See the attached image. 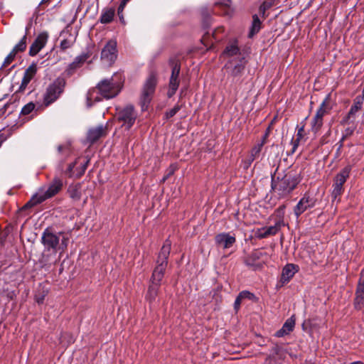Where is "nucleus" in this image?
Listing matches in <instances>:
<instances>
[{
	"label": "nucleus",
	"mask_w": 364,
	"mask_h": 364,
	"mask_svg": "<svg viewBox=\"0 0 364 364\" xmlns=\"http://www.w3.org/2000/svg\"><path fill=\"white\" fill-rule=\"evenodd\" d=\"M118 14V16H119V21L122 23H124V15H123V12L122 13H117Z\"/></svg>",
	"instance_id": "obj_59"
},
{
	"label": "nucleus",
	"mask_w": 364,
	"mask_h": 364,
	"mask_svg": "<svg viewBox=\"0 0 364 364\" xmlns=\"http://www.w3.org/2000/svg\"><path fill=\"white\" fill-rule=\"evenodd\" d=\"M285 225L284 220L282 218H278L274 225L265 228L268 237L272 235H275L280 230L282 227Z\"/></svg>",
	"instance_id": "obj_30"
},
{
	"label": "nucleus",
	"mask_w": 364,
	"mask_h": 364,
	"mask_svg": "<svg viewBox=\"0 0 364 364\" xmlns=\"http://www.w3.org/2000/svg\"><path fill=\"white\" fill-rule=\"evenodd\" d=\"M65 148H68V146H63V145H60V146H58V151H59V152H62V151H63V150L64 149H65Z\"/></svg>",
	"instance_id": "obj_62"
},
{
	"label": "nucleus",
	"mask_w": 364,
	"mask_h": 364,
	"mask_svg": "<svg viewBox=\"0 0 364 364\" xmlns=\"http://www.w3.org/2000/svg\"><path fill=\"white\" fill-rule=\"evenodd\" d=\"M157 84L158 78L156 74L152 72L146 80L142 89L140 103L143 110L148 107L151 101Z\"/></svg>",
	"instance_id": "obj_7"
},
{
	"label": "nucleus",
	"mask_w": 364,
	"mask_h": 364,
	"mask_svg": "<svg viewBox=\"0 0 364 364\" xmlns=\"http://www.w3.org/2000/svg\"><path fill=\"white\" fill-rule=\"evenodd\" d=\"M166 268L156 266L153 270L150 282L161 285V281L164 278Z\"/></svg>",
	"instance_id": "obj_27"
},
{
	"label": "nucleus",
	"mask_w": 364,
	"mask_h": 364,
	"mask_svg": "<svg viewBox=\"0 0 364 364\" xmlns=\"http://www.w3.org/2000/svg\"><path fill=\"white\" fill-rule=\"evenodd\" d=\"M68 193L70 197L75 200H79L81 198V193L76 187H70Z\"/></svg>",
	"instance_id": "obj_39"
},
{
	"label": "nucleus",
	"mask_w": 364,
	"mask_h": 364,
	"mask_svg": "<svg viewBox=\"0 0 364 364\" xmlns=\"http://www.w3.org/2000/svg\"><path fill=\"white\" fill-rule=\"evenodd\" d=\"M353 132H354V129L350 128V127L346 128L344 130V132H343V135H342L343 140H346L347 138L353 134Z\"/></svg>",
	"instance_id": "obj_45"
},
{
	"label": "nucleus",
	"mask_w": 364,
	"mask_h": 364,
	"mask_svg": "<svg viewBox=\"0 0 364 364\" xmlns=\"http://www.w3.org/2000/svg\"><path fill=\"white\" fill-rule=\"evenodd\" d=\"M286 350L277 343H274L270 350L269 355L262 364H282L286 358Z\"/></svg>",
	"instance_id": "obj_11"
},
{
	"label": "nucleus",
	"mask_w": 364,
	"mask_h": 364,
	"mask_svg": "<svg viewBox=\"0 0 364 364\" xmlns=\"http://www.w3.org/2000/svg\"><path fill=\"white\" fill-rule=\"evenodd\" d=\"M360 109V108H359L358 107L355 106V105H353L350 107V109L347 116L345 117L344 121L349 120L352 117H354V116L355 115L356 112H358Z\"/></svg>",
	"instance_id": "obj_43"
},
{
	"label": "nucleus",
	"mask_w": 364,
	"mask_h": 364,
	"mask_svg": "<svg viewBox=\"0 0 364 364\" xmlns=\"http://www.w3.org/2000/svg\"><path fill=\"white\" fill-rule=\"evenodd\" d=\"M300 173L291 170L283 176H275V173L271 175V189L279 198L288 197L301 181Z\"/></svg>",
	"instance_id": "obj_2"
},
{
	"label": "nucleus",
	"mask_w": 364,
	"mask_h": 364,
	"mask_svg": "<svg viewBox=\"0 0 364 364\" xmlns=\"http://www.w3.org/2000/svg\"><path fill=\"white\" fill-rule=\"evenodd\" d=\"M239 296L242 298V300L248 299L253 301H256L257 300V298L253 293L247 290H244L240 292Z\"/></svg>",
	"instance_id": "obj_38"
},
{
	"label": "nucleus",
	"mask_w": 364,
	"mask_h": 364,
	"mask_svg": "<svg viewBox=\"0 0 364 364\" xmlns=\"http://www.w3.org/2000/svg\"><path fill=\"white\" fill-rule=\"evenodd\" d=\"M63 180L58 177H55L50 183L48 189L43 193H36L31 199L22 207V210H26L31 208L47 199H49L57 195L63 188Z\"/></svg>",
	"instance_id": "obj_3"
},
{
	"label": "nucleus",
	"mask_w": 364,
	"mask_h": 364,
	"mask_svg": "<svg viewBox=\"0 0 364 364\" xmlns=\"http://www.w3.org/2000/svg\"><path fill=\"white\" fill-rule=\"evenodd\" d=\"M171 242L169 240H166L160 252H159L156 263V266L159 267L166 268L168 265V259L171 252Z\"/></svg>",
	"instance_id": "obj_17"
},
{
	"label": "nucleus",
	"mask_w": 364,
	"mask_h": 364,
	"mask_svg": "<svg viewBox=\"0 0 364 364\" xmlns=\"http://www.w3.org/2000/svg\"><path fill=\"white\" fill-rule=\"evenodd\" d=\"M131 0H122L118 9H117V13H122L124 11V9L127 5V4Z\"/></svg>",
	"instance_id": "obj_49"
},
{
	"label": "nucleus",
	"mask_w": 364,
	"mask_h": 364,
	"mask_svg": "<svg viewBox=\"0 0 364 364\" xmlns=\"http://www.w3.org/2000/svg\"><path fill=\"white\" fill-rule=\"evenodd\" d=\"M29 28L26 27V32H28ZM26 40H27V33L23 36L21 41L13 48L12 50H14L16 54L18 52H23L26 48Z\"/></svg>",
	"instance_id": "obj_35"
},
{
	"label": "nucleus",
	"mask_w": 364,
	"mask_h": 364,
	"mask_svg": "<svg viewBox=\"0 0 364 364\" xmlns=\"http://www.w3.org/2000/svg\"><path fill=\"white\" fill-rule=\"evenodd\" d=\"M168 64L171 67V77H179L181 72V62L176 57L170 58Z\"/></svg>",
	"instance_id": "obj_28"
},
{
	"label": "nucleus",
	"mask_w": 364,
	"mask_h": 364,
	"mask_svg": "<svg viewBox=\"0 0 364 364\" xmlns=\"http://www.w3.org/2000/svg\"><path fill=\"white\" fill-rule=\"evenodd\" d=\"M37 72V66L35 63H32L28 66V68L25 70L21 83L18 87V89L16 91V92H23L26 90L27 85L31 82V80L34 77Z\"/></svg>",
	"instance_id": "obj_18"
},
{
	"label": "nucleus",
	"mask_w": 364,
	"mask_h": 364,
	"mask_svg": "<svg viewBox=\"0 0 364 364\" xmlns=\"http://www.w3.org/2000/svg\"><path fill=\"white\" fill-rule=\"evenodd\" d=\"M77 164V161H75V162L73 163H70L69 165H68V171L69 172H72L73 168H75V165Z\"/></svg>",
	"instance_id": "obj_56"
},
{
	"label": "nucleus",
	"mask_w": 364,
	"mask_h": 364,
	"mask_svg": "<svg viewBox=\"0 0 364 364\" xmlns=\"http://www.w3.org/2000/svg\"><path fill=\"white\" fill-rule=\"evenodd\" d=\"M68 241L63 232H56L53 228H46L41 238L44 247L41 262L45 264L55 263L67 249Z\"/></svg>",
	"instance_id": "obj_1"
},
{
	"label": "nucleus",
	"mask_w": 364,
	"mask_h": 364,
	"mask_svg": "<svg viewBox=\"0 0 364 364\" xmlns=\"http://www.w3.org/2000/svg\"><path fill=\"white\" fill-rule=\"evenodd\" d=\"M160 287L161 285L149 282V285L145 295V299L149 301V304H152L155 301L159 295Z\"/></svg>",
	"instance_id": "obj_21"
},
{
	"label": "nucleus",
	"mask_w": 364,
	"mask_h": 364,
	"mask_svg": "<svg viewBox=\"0 0 364 364\" xmlns=\"http://www.w3.org/2000/svg\"><path fill=\"white\" fill-rule=\"evenodd\" d=\"M16 53L11 50L9 55L5 58L2 64V68H6L15 59Z\"/></svg>",
	"instance_id": "obj_40"
},
{
	"label": "nucleus",
	"mask_w": 364,
	"mask_h": 364,
	"mask_svg": "<svg viewBox=\"0 0 364 364\" xmlns=\"http://www.w3.org/2000/svg\"><path fill=\"white\" fill-rule=\"evenodd\" d=\"M106 135V129L103 126H98L96 128L90 129L87 138L92 142L95 143L99 140L102 136Z\"/></svg>",
	"instance_id": "obj_24"
},
{
	"label": "nucleus",
	"mask_w": 364,
	"mask_h": 364,
	"mask_svg": "<svg viewBox=\"0 0 364 364\" xmlns=\"http://www.w3.org/2000/svg\"><path fill=\"white\" fill-rule=\"evenodd\" d=\"M316 203L317 199L315 197L311 196L308 193H304L294 208V215L298 218L306 210L314 207Z\"/></svg>",
	"instance_id": "obj_12"
},
{
	"label": "nucleus",
	"mask_w": 364,
	"mask_h": 364,
	"mask_svg": "<svg viewBox=\"0 0 364 364\" xmlns=\"http://www.w3.org/2000/svg\"><path fill=\"white\" fill-rule=\"evenodd\" d=\"M245 264H246L247 266H252V265H253V263H252V262L251 261V259H250V258H247V259H245Z\"/></svg>",
	"instance_id": "obj_60"
},
{
	"label": "nucleus",
	"mask_w": 364,
	"mask_h": 364,
	"mask_svg": "<svg viewBox=\"0 0 364 364\" xmlns=\"http://www.w3.org/2000/svg\"><path fill=\"white\" fill-rule=\"evenodd\" d=\"M92 53L90 50L87 49L86 52L82 53L81 55L75 57L74 60L69 64L66 70H65V74L68 77L72 76L75 71L81 68L85 62L92 55Z\"/></svg>",
	"instance_id": "obj_13"
},
{
	"label": "nucleus",
	"mask_w": 364,
	"mask_h": 364,
	"mask_svg": "<svg viewBox=\"0 0 364 364\" xmlns=\"http://www.w3.org/2000/svg\"><path fill=\"white\" fill-rule=\"evenodd\" d=\"M284 209L285 205H282L277 209L276 213L277 214L278 218H280V217L282 216V218L284 220L283 218L284 214Z\"/></svg>",
	"instance_id": "obj_50"
},
{
	"label": "nucleus",
	"mask_w": 364,
	"mask_h": 364,
	"mask_svg": "<svg viewBox=\"0 0 364 364\" xmlns=\"http://www.w3.org/2000/svg\"><path fill=\"white\" fill-rule=\"evenodd\" d=\"M231 4V0H216L213 7V12L215 14L230 17L234 11Z\"/></svg>",
	"instance_id": "obj_14"
},
{
	"label": "nucleus",
	"mask_w": 364,
	"mask_h": 364,
	"mask_svg": "<svg viewBox=\"0 0 364 364\" xmlns=\"http://www.w3.org/2000/svg\"><path fill=\"white\" fill-rule=\"evenodd\" d=\"M71 43L70 42V41L67 40V39H64L61 42H60V48L62 50H65L66 49L69 48L70 47H71Z\"/></svg>",
	"instance_id": "obj_47"
},
{
	"label": "nucleus",
	"mask_w": 364,
	"mask_h": 364,
	"mask_svg": "<svg viewBox=\"0 0 364 364\" xmlns=\"http://www.w3.org/2000/svg\"><path fill=\"white\" fill-rule=\"evenodd\" d=\"M89 163H90V159H87L86 161L81 166L80 172L79 174L80 176H82L85 173V172L88 166Z\"/></svg>",
	"instance_id": "obj_51"
},
{
	"label": "nucleus",
	"mask_w": 364,
	"mask_h": 364,
	"mask_svg": "<svg viewBox=\"0 0 364 364\" xmlns=\"http://www.w3.org/2000/svg\"><path fill=\"white\" fill-rule=\"evenodd\" d=\"M202 18V26L203 29H208L212 23V17L207 8H203L200 11Z\"/></svg>",
	"instance_id": "obj_32"
},
{
	"label": "nucleus",
	"mask_w": 364,
	"mask_h": 364,
	"mask_svg": "<svg viewBox=\"0 0 364 364\" xmlns=\"http://www.w3.org/2000/svg\"><path fill=\"white\" fill-rule=\"evenodd\" d=\"M255 159H253L252 158V156H251L250 154L249 155L248 158H247V162H248V164L250 165Z\"/></svg>",
	"instance_id": "obj_61"
},
{
	"label": "nucleus",
	"mask_w": 364,
	"mask_h": 364,
	"mask_svg": "<svg viewBox=\"0 0 364 364\" xmlns=\"http://www.w3.org/2000/svg\"><path fill=\"white\" fill-rule=\"evenodd\" d=\"M96 88L99 90L100 95L106 99L114 97L120 91L119 85L114 81L113 77L109 80H101Z\"/></svg>",
	"instance_id": "obj_9"
},
{
	"label": "nucleus",
	"mask_w": 364,
	"mask_h": 364,
	"mask_svg": "<svg viewBox=\"0 0 364 364\" xmlns=\"http://www.w3.org/2000/svg\"><path fill=\"white\" fill-rule=\"evenodd\" d=\"M240 48L237 46V41L234 40L232 42L229 43L223 51V54L228 56H233L238 54Z\"/></svg>",
	"instance_id": "obj_33"
},
{
	"label": "nucleus",
	"mask_w": 364,
	"mask_h": 364,
	"mask_svg": "<svg viewBox=\"0 0 364 364\" xmlns=\"http://www.w3.org/2000/svg\"><path fill=\"white\" fill-rule=\"evenodd\" d=\"M242 301V299L238 294L237 296L236 297L235 303H234V309L236 311H237L240 309Z\"/></svg>",
	"instance_id": "obj_48"
},
{
	"label": "nucleus",
	"mask_w": 364,
	"mask_h": 364,
	"mask_svg": "<svg viewBox=\"0 0 364 364\" xmlns=\"http://www.w3.org/2000/svg\"><path fill=\"white\" fill-rule=\"evenodd\" d=\"M261 28L262 21L257 14H254L252 16V22L248 33V38H252L257 33L259 32Z\"/></svg>",
	"instance_id": "obj_25"
},
{
	"label": "nucleus",
	"mask_w": 364,
	"mask_h": 364,
	"mask_svg": "<svg viewBox=\"0 0 364 364\" xmlns=\"http://www.w3.org/2000/svg\"><path fill=\"white\" fill-rule=\"evenodd\" d=\"M345 140H343V138L341 137V140L336 144V146H338V151H340L341 149L343 146V141Z\"/></svg>",
	"instance_id": "obj_58"
},
{
	"label": "nucleus",
	"mask_w": 364,
	"mask_h": 364,
	"mask_svg": "<svg viewBox=\"0 0 364 364\" xmlns=\"http://www.w3.org/2000/svg\"><path fill=\"white\" fill-rule=\"evenodd\" d=\"M243 59L244 58H242L240 63L235 64L231 69L230 75L233 77L234 80L240 77L244 73L245 65V63L242 62Z\"/></svg>",
	"instance_id": "obj_29"
},
{
	"label": "nucleus",
	"mask_w": 364,
	"mask_h": 364,
	"mask_svg": "<svg viewBox=\"0 0 364 364\" xmlns=\"http://www.w3.org/2000/svg\"><path fill=\"white\" fill-rule=\"evenodd\" d=\"M295 321L294 316H291L290 318L287 319L282 327L276 331L274 336L277 338H282L289 335L294 329Z\"/></svg>",
	"instance_id": "obj_20"
},
{
	"label": "nucleus",
	"mask_w": 364,
	"mask_h": 364,
	"mask_svg": "<svg viewBox=\"0 0 364 364\" xmlns=\"http://www.w3.org/2000/svg\"><path fill=\"white\" fill-rule=\"evenodd\" d=\"M170 176H168L167 174H166L163 178V181H166Z\"/></svg>",
	"instance_id": "obj_64"
},
{
	"label": "nucleus",
	"mask_w": 364,
	"mask_h": 364,
	"mask_svg": "<svg viewBox=\"0 0 364 364\" xmlns=\"http://www.w3.org/2000/svg\"><path fill=\"white\" fill-rule=\"evenodd\" d=\"M44 297H45V296H44V295H41V296H36V302H37L38 304H43V301H44Z\"/></svg>",
	"instance_id": "obj_54"
},
{
	"label": "nucleus",
	"mask_w": 364,
	"mask_h": 364,
	"mask_svg": "<svg viewBox=\"0 0 364 364\" xmlns=\"http://www.w3.org/2000/svg\"><path fill=\"white\" fill-rule=\"evenodd\" d=\"M115 10L112 8L104 9L102 11L99 21L102 24H108L113 21Z\"/></svg>",
	"instance_id": "obj_26"
},
{
	"label": "nucleus",
	"mask_w": 364,
	"mask_h": 364,
	"mask_svg": "<svg viewBox=\"0 0 364 364\" xmlns=\"http://www.w3.org/2000/svg\"><path fill=\"white\" fill-rule=\"evenodd\" d=\"M304 135V125H302L301 127L298 129L297 134L296 136V139H292L291 143L293 144L292 149L291 150V154H294L296 149L299 146L300 141L302 139Z\"/></svg>",
	"instance_id": "obj_34"
},
{
	"label": "nucleus",
	"mask_w": 364,
	"mask_h": 364,
	"mask_svg": "<svg viewBox=\"0 0 364 364\" xmlns=\"http://www.w3.org/2000/svg\"><path fill=\"white\" fill-rule=\"evenodd\" d=\"M331 93H328L321 103L315 116L311 120V129L314 133L318 132L323 126V118L332 109Z\"/></svg>",
	"instance_id": "obj_5"
},
{
	"label": "nucleus",
	"mask_w": 364,
	"mask_h": 364,
	"mask_svg": "<svg viewBox=\"0 0 364 364\" xmlns=\"http://www.w3.org/2000/svg\"><path fill=\"white\" fill-rule=\"evenodd\" d=\"M350 364H364V363H363L362 361H355Z\"/></svg>",
	"instance_id": "obj_63"
},
{
	"label": "nucleus",
	"mask_w": 364,
	"mask_h": 364,
	"mask_svg": "<svg viewBox=\"0 0 364 364\" xmlns=\"http://www.w3.org/2000/svg\"><path fill=\"white\" fill-rule=\"evenodd\" d=\"M255 236L258 239H264L268 237V235L267 233L265 228L257 229V230L255 232Z\"/></svg>",
	"instance_id": "obj_44"
},
{
	"label": "nucleus",
	"mask_w": 364,
	"mask_h": 364,
	"mask_svg": "<svg viewBox=\"0 0 364 364\" xmlns=\"http://www.w3.org/2000/svg\"><path fill=\"white\" fill-rule=\"evenodd\" d=\"M115 117L116 120L122 124L121 127L129 131L134 126L138 117V113L132 105H127L122 108L117 109Z\"/></svg>",
	"instance_id": "obj_4"
},
{
	"label": "nucleus",
	"mask_w": 364,
	"mask_h": 364,
	"mask_svg": "<svg viewBox=\"0 0 364 364\" xmlns=\"http://www.w3.org/2000/svg\"><path fill=\"white\" fill-rule=\"evenodd\" d=\"M117 58V42L114 40H109L101 52V60L105 63L111 65Z\"/></svg>",
	"instance_id": "obj_10"
},
{
	"label": "nucleus",
	"mask_w": 364,
	"mask_h": 364,
	"mask_svg": "<svg viewBox=\"0 0 364 364\" xmlns=\"http://www.w3.org/2000/svg\"><path fill=\"white\" fill-rule=\"evenodd\" d=\"M180 85L179 77H171L168 82V90L167 92L168 97H172L176 92Z\"/></svg>",
	"instance_id": "obj_31"
},
{
	"label": "nucleus",
	"mask_w": 364,
	"mask_h": 364,
	"mask_svg": "<svg viewBox=\"0 0 364 364\" xmlns=\"http://www.w3.org/2000/svg\"><path fill=\"white\" fill-rule=\"evenodd\" d=\"M224 32V28L223 27H218L216 29L214 30V31L212 33V36H210L208 32H206L201 38V43L206 47L209 46V45L212 44L213 43L210 41V38H213L216 41H219L221 40L222 38H220L218 36V33H223Z\"/></svg>",
	"instance_id": "obj_23"
},
{
	"label": "nucleus",
	"mask_w": 364,
	"mask_h": 364,
	"mask_svg": "<svg viewBox=\"0 0 364 364\" xmlns=\"http://www.w3.org/2000/svg\"><path fill=\"white\" fill-rule=\"evenodd\" d=\"M363 100H364V97H363L362 95H358L355 98L353 105L357 106L361 109L363 103Z\"/></svg>",
	"instance_id": "obj_46"
},
{
	"label": "nucleus",
	"mask_w": 364,
	"mask_h": 364,
	"mask_svg": "<svg viewBox=\"0 0 364 364\" xmlns=\"http://www.w3.org/2000/svg\"><path fill=\"white\" fill-rule=\"evenodd\" d=\"M355 306H362L364 304V276L361 274L360 278L359 279L356 291H355Z\"/></svg>",
	"instance_id": "obj_22"
},
{
	"label": "nucleus",
	"mask_w": 364,
	"mask_h": 364,
	"mask_svg": "<svg viewBox=\"0 0 364 364\" xmlns=\"http://www.w3.org/2000/svg\"><path fill=\"white\" fill-rule=\"evenodd\" d=\"M263 146L262 144L258 143L252 148L250 154L252 156L253 159L259 158Z\"/></svg>",
	"instance_id": "obj_37"
},
{
	"label": "nucleus",
	"mask_w": 364,
	"mask_h": 364,
	"mask_svg": "<svg viewBox=\"0 0 364 364\" xmlns=\"http://www.w3.org/2000/svg\"><path fill=\"white\" fill-rule=\"evenodd\" d=\"M273 0H264L259 8V14H262L264 18H265L266 11L270 9L273 6Z\"/></svg>",
	"instance_id": "obj_36"
},
{
	"label": "nucleus",
	"mask_w": 364,
	"mask_h": 364,
	"mask_svg": "<svg viewBox=\"0 0 364 364\" xmlns=\"http://www.w3.org/2000/svg\"><path fill=\"white\" fill-rule=\"evenodd\" d=\"M66 81L63 77L56 78L46 89L44 95L43 102L46 106L56 101L64 92Z\"/></svg>",
	"instance_id": "obj_6"
},
{
	"label": "nucleus",
	"mask_w": 364,
	"mask_h": 364,
	"mask_svg": "<svg viewBox=\"0 0 364 364\" xmlns=\"http://www.w3.org/2000/svg\"><path fill=\"white\" fill-rule=\"evenodd\" d=\"M35 104L33 102H28L26 105L23 107L21 111V114L22 115H28L35 108Z\"/></svg>",
	"instance_id": "obj_42"
},
{
	"label": "nucleus",
	"mask_w": 364,
	"mask_h": 364,
	"mask_svg": "<svg viewBox=\"0 0 364 364\" xmlns=\"http://www.w3.org/2000/svg\"><path fill=\"white\" fill-rule=\"evenodd\" d=\"M352 166L347 165L334 177L332 186L333 191L331 193V196L333 200L338 199L340 200V197L344 191L343 185L349 178Z\"/></svg>",
	"instance_id": "obj_8"
},
{
	"label": "nucleus",
	"mask_w": 364,
	"mask_h": 364,
	"mask_svg": "<svg viewBox=\"0 0 364 364\" xmlns=\"http://www.w3.org/2000/svg\"><path fill=\"white\" fill-rule=\"evenodd\" d=\"M48 33L46 31L40 33L30 46L28 54L31 56L36 55L46 45Z\"/></svg>",
	"instance_id": "obj_16"
},
{
	"label": "nucleus",
	"mask_w": 364,
	"mask_h": 364,
	"mask_svg": "<svg viewBox=\"0 0 364 364\" xmlns=\"http://www.w3.org/2000/svg\"><path fill=\"white\" fill-rule=\"evenodd\" d=\"M269 132H270V127H269L267 129V130H266V132H265V133H264V136H263V137L262 139L261 142H259L260 144H262V145H264L267 143V138H268V136L269 135Z\"/></svg>",
	"instance_id": "obj_52"
},
{
	"label": "nucleus",
	"mask_w": 364,
	"mask_h": 364,
	"mask_svg": "<svg viewBox=\"0 0 364 364\" xmlns=\"http://www.w3.org/2000/svg\"><path fill=\"white\" fill-rule=\"evenodd\" d=\"M214 241L218 247L229 249L236 242V238L229 232H221L215 236Z\"/></svg>",
	"instance_id": "obj_15"
},
{
	"label": "nucleus",
	"mask_w": 364,
	"mask_h": 364,
	"mask_svg": "<svg viewBox=\"0 0 364 364\" xmlns=\"http://www.w3.org/2000/svg\"><path fill=\"white\" fill-rule=\"evenodd\" d=\"M299 270L298 265L294 264H287L282 269L280 282L282 284L288 283L294 276V274Z\"/></svg>",
	"instance_id": "obj_19"
},
{
	"label": "nucleus",
	"mask_w": 364,
	"mask_h": 364,
	"mask_svg": "<svg viewBox=\"0 0 364 364\" xmlns=\"http://www.w3.org/2000/svg\"><path fill=\"white\" fill-rule=\"evenodd\" d=\"M6 140V136L4 133L0 132V147L1 146L3 142Z\"/></svg>",
	"instance_id": "obj_57"
},
{
	"label": "nucleus",
	"mask_w": 364,
	"mask_h": 364,
	"mask_svg": "<svg viewBox=\"0 0 364 364\" xmlns=\"http://www.w3.org/2000/svg\"><path fill=\"white\" fill-rule=\"evenodd\" d=\"M175 170L176 168L173 167V166H171L167 170V173L166 174H167L168 176H171L174 173Z\"/></svg>",
	"instance_id": "obj_55"
},
{
	"label": "nucleus",
	"mask_w": 364,
	"mask_h": 364,
	"mask_svg": "<svg viewBox=\"0 0 364 364\" xmlns=\"http://www.w3.org/2000/svg\"><path fill=\"white\" fill-rule=\"evenodd\" d=\"M11 105V103H6L1 109H0V116L3 115L6 113L8 107Z\"/></svg>",
	"instance_id": "obj_53"
},
{
	"label": "nucleus",
	"mask_w": 364,
	"mask_h": 364,
	"mask_svg": "<svg viewBox=\"0 0 364 364\" xmlns=\"http://www.w3.org/2000/svg\"><path fill=\"white\" fill-rule=\"evenodd\" d=\"M181 105L176 104L171 109L165 113V118L166 119L173 117L181 109Z\"/></svg>",
	"instance_id": "obj_41"
}]
</instances>
